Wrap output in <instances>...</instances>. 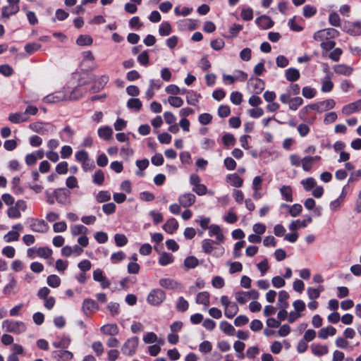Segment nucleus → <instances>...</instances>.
<instances>
[{"label":"nucleus","mask_w":361,"mask_h":361,"mask_svg":"<svg viewBox=\"0 0 361 361\" xmlns=\"http://www.w3.org/2000/svg\"><path fill=\"white\" fill-rule=\"evenodd\" d=\"M101 331L106 335L114 336L118 334L119 329L116 324H108L101 327Z\"/></svg>","instance_id":"nucleus-15"},{"label":"nucleus","mask_w":361,"mask_h":361,"mask_svg":"<svg viewBox=\"0 0 361 361\" xmlns=\"http://www.w3.org/2000/svg\"><path fill=\"white\" fill-rule=\"evenodd\" d=\"M82 310L87 314V311L95 312L98 310L99 306L94 300L87 298L85 299L82 302Z\"/></svg>","instance_id":"nucleus-16"},{"label":"nucleus","mask_w":361,"mask_h":361,"mask_svg":"<svg viewBox=\"0 0 361 361\" xmlns=\"http://www.w3.org/2000/svg\"><path fill=\"white\" fill-rule=\"evenodd\" d=\"M65 98V94L63 92H59L46 96L44 97L43 100L46 103H54L63 101Z\"/></svg>","instance_id":"nucleus-21"},{"label":"nucleus","mask_w":361,"mask_h":361,"mask_svg":"<svg viewBox=\"0 0 361 361\" xmlns=\"http://www.w3.org/2000/svg\"><path fill=\"white\" fill-rule=\"evenodd\" d=\"M165 293L161 289H154L148 295L147 302L154 306H158L165 300Z\"/></svg>","instance_id":"nucleus-4"},{"label":"nucleus","mask_w":361,"mask_h":361,"mask_svg":"<svg viewBox=\"0 0 361 361\" xmlns=\"http://www.w3.org/2000/svg\"><path fill=\"white\" fill-rule=\"evenodd\" d=\"M343 30L352 36L361 35V24L359 22H345Z\"/></svg>","instance_id":"nucleus-7"},{"label":"nucleus","mask_w":361,"mask_h":361,"mask_svg":"<svg viewBox=\"0 0 361 361\" xmlns=\"http://www.w3.org/2000/svg\"><path fill=\"white\" fill-rule=\"evenodd\" d=\"M310 111H315L318 113H321L322 110L320 109L319 102H317L314 104H311L305 106L300 111V117L301 118H304L305 116L309 113Z\"/></svg>","instance_id":"nucleus-19"},{"label":"nucleus","mask_w":361,"mask_h":361,"mask_svg":"<svg viewBox=\"0 0 361 361\" xmlns=\"http://www.w3.org/2000/svg\"><path fill=\"white\" fill-rule=\"evenodd\" d=\"M334 72L338 75L345 76L350 75L353 72V67L345 64H337L333 67Z\"/></svg>","instance_id":"nucleus-13"},{"label":"nucleus","mask_w":361,"mask_h":361,"mask_svg":"<svg viewBox=\"0 0 361 361\" xmlns=\"http://www.w3.org/2000/svg\"><path fill=\"white\" fill-rule=\"evenodd\" d=\"M301 184L303 185L305 190L310 191L311 189L314 188L316 182L313 178H307L306 179H303L301 181Z\"/></svg>","instance_id":"nucleus-56"},{"label":"nucleus","mask_w":361,"mask_h":361,"mask_svg":"<svg viewBox=\"0 0 361 361\" xmlns=\"http://www.w3.org/2000/svg\"><path fill=\"white\" fill-rule=\"evenodd\" d=\"M111 199V194L106 190H102L96 195V200L99 202H108Z\"/></svg>","instance_id":"nucleus-43"},{"label":"nucleus","mask_w":361,"mask_h":361,"mask_svg":"<svg viewBox=\"0 0 361 361\" xmlns=\"http://www.w3.org/2000/svg\"><path fill=\"white\" fill-rule=\"evenodd\" d=\"M159 285L164 288L170 290H178L182 288L180 283L169 278L161 279L159 280Z\"/></svg>","instance_id":"nucleus-9"},{"label":"nucleus","mask_w":361,"mask_h":361,"mask_svg":"<svg viewBox=\"0 0 361 361\" xmlns=\"http://www.w3.org/2000/svg\"><path fill=\"white\" fill-rule=\"evenodd\" d=\"M126 257V254L122 252L119 251L117 252H114L111 256V261L114 264H117L120 262H121L123 259Z\"/></svg>","instance_id":"nucleus-58"},{"label":"nucleus","mask_w":361,"mask_h":361,"mask_svg":"<svg viewBox=\"0 0 361 361\" xmlns=\"http://www.w3.org/2000/svg\"><path fill=\"white\" fill-rule=\"evenodd\" d=\"M259 293L255 289L250 291L237 292L235 293V298L237 302L240 304H245L250 299L256 300L259 298Z\"/></svg>","instance_id":"nucleus-6"},{"label":"nucleus","mask_w":361,"mask_h":361,"mask_svg":"<svg viewBox=\"0 0 361 361\" xmlns=\"http://www.w3.org/2000/svg\"><path fill=\"white\" fill-rule=\"evenodd\" d=\"M209 299L210 295L208 292L204 291L199 293L196 298V302L197 304H202L204 307H208L209 305Z\"/></svg>","instance_id":"nucleus-27"},{"label":"nucleus","mask_w":361,"mask_h":361,"mask_svg":"<svg viewBox=\"0 0 361 361\" xmlns=\"http://www.w3.org/2000/svg\"><path fill=\"white\" fill-rule=\"evenodd\" d=\"M317 94V90L309 86L304 87L302 90V94L307 99H312Z\"/></svg>","instance_id":"nucleus-44"},{"label":"nucleus","mask_w":361,"mask_h":361,"mask_svg":"<svg viewBox=\"0 0 361 361\" xmlns=\"http://www.w3.org/2000/svg\"><path fill=\"white\" fill-rule=\"evenodd\" d=\"M114 240L118 247H123L128 243V238L124 234L116 233Z\"/></svg>","instance_id":"nucleus-52"},{"label":"nucleus","mask_w":361,"mask_h":361,"mask_svg":"<svg viewBox=\"0 0 361 361\" xmlns=\"http://www.w3.org/2000/svg\"><path fill=\"white\" fill-rule=\"evenodd\" d=\"M47 283L52 288H57L61 284V279L55 274L50 275L47 277Z\"/></svg>","instance_id":"nucleus-49"},{"label":"nucleus","mask_w":361,"mask_h":361,"mask_svg":"<svg viewBox=\"0 0 361 361\" xmlns=\"http://www.w3.org/2000/svg\"><path fill=\"white\" fill-rule=\"evenodd\" d=\"M54 353L56 357H59L62 361L70 360L73 356V353L68 350H57Z\"/></svg>","instance_id":"nucleus-34"},{"label":"nucleus","mask_w":361,"mask_h":361,"mask_svg":"<svg viewBox=\"0 0 361 361\" xmlns=\"http://www.w3.org/2000/svg\"><path fill=\"white\" fill-rule=\"evenodd\" d=\"M98 135L101 138L109 140L112 137L113 130L109 126L102 127L98 129Z\"/></svg>","instance_id":"nucleus-33"},{"label":"nucleus","mask_w":361,"mask_h":361,"mask_svg":"<svg viewBox=\"0 0 361 361\" xmlns=\"http://www.w3.org/2000/svg\"><path fill=\"white\" fill-rule=\"evenodd\" d=\"M20 234L18 232L15 231H11L4 236L5 242L10 243L12 241H16L18 240Z\"/></svg>","instance_id":"nucleus-53"},{"label":"nucleus","mask_w":361,"mask_h":361,"mask_svg":"<svg viewBox=\"0 0 361 361\" xmlns=\"http://www.w3.org/2000/svg\"><path fill=\"white\" fill-rule=\"evenodd\" d=\"M252 84L255 87V92L257 94L260 93L264 88V82L259 78H255L252 81Z\"/></svg>","instance_id":"nucleus-64"},{"label":"nucleus","mask_w":361,"mask_h":361,"mask_svg":"<svg viewBox=\"0 0 361 361\" xmlns=\"http://www.w3.org/2000/svg\"><path fill=\"white\" fill-rule=\"evenodd\" d=\"M317 13V8L310 5H305L303 7V16L306 18H310Z\"/></svg>","instance_id":"nucleus-59"},{"label":"nucleus","mask_w":361,"mask_h":361,"mask_svg":"<svg viewBox=\"0 0 361 361\" xmlns=\"http://www.w3.org/2000/svg\"><path fill=\"white\" fill-rule=\"evenodd\" d=\"M143 341L145 343L149 344V343H159L161 345H163L164 343V341L162 338H158L156 334L154 332H149L147 333L144 337H143Z\"/></svg>","instance_id":"nucleus-26"},{"label":"nucleus","mask_w":361,"mask_h":361,"mask_svg":"<svg viewBox=\"0 0 361 361\" xmlns=\"http://www.w3.org/2000/svg\"><path fill=\"white\" fill-rule=\"evenodd\" d=\"M71 343V339L68 337H63L59 341H54L52 345L56 348H67Z\"/></svg>","instance_id":"nucleus-39"},{"label":"nucleus","mask_w":361,"mask_h":361,"mask_svg":"<svg viewBox=\"0 0 361 361\" xmlns=\"http://www.w3.org/2000/svg\"><path fill=\"white\" fill-rule=\"evenodd\" d=\"M184 265L188 269H193L198 265V259L193 256H190L184 260Z\"/></svg>","instance_id":"nucleus-47"},{"label":"nucleus","mask_w":361,"mask_h":361,"mask_svg":"<svg viewBox=\"0 0 361 361\" xmlns=\"http://www.w3.org/2000/svg\"><path fill=\"white\" fill-rule=\"evenodd\" d=\"M336 334V329L332 326L322 328L319 331V337L322 339H326L328 336H334Z\"/></svg>","instance_id":"nucleus-22"},{"label":"nucleus","mask_w":361,"mask_h":361,"mask_svg":"<svg viewBox=\"0 0 361 361\" xmlns=\"http://www.w3.org/2000/svg\"><path fill=\"white\" fill-rule=\"evenodd\" d=\"M178 228V223L173 218L169 219L163 226V229L169 233H173Z\"/></svg>","instance_id":"nucleus-25"},{"label":"nucleus","mask_w":361,"mask_h":361,"mask_svg":"<svg viewBox=\"0 0 361 361\" xmlns=\"http://www.w3.org/2000/svg\"><path fill=\"white\" fill-rule=\"evenodd\" d=\"M335 105L336 102L333 99H329L324 101L319 102V106L322 112L334 109Z\"/></svg>","instance_id":"nucleus-36"},{"label":"nucleus","mask_w":361,"mask_h":361,"mask_svg":"<svg viewBox=\"0 0 361 361\" xmlns=\"http://www.w3.org/2000/svg\"><path fill=\"white\" fill-rule=\"evenodd\" d=\"M279 191L284 200L289 202H292L293 201V190L290 185L281 186Z\"/></svg>","instance_id":"nucleus-17"},{"label":"nucleus","mask_w":361,"mask_h":361,"mask_svg":"<svg viewBox=\"0 0 361 361\" xmlns=\"http://www.w3.org/2000/svg\"><path fill=\"white\" fill-rule=\"evenodd\" d=\"M214 242L210 239H204L202 241V248L206 254H210L214 250L213 243Z\"/></svg>","instance_id":"nucleus-41"},{"label":"nucleus","mask_w":361,"mask_h":361,"mask_svg":"<svg viewBox=\"0 0 361 361\" xmlns=\"http://www.w3.org/2000/svg\"><path fill=\"white\" fill-rule=\"evenodd\" d=\"M200 95L193 91H188L186 93V101L190 105H195L199 100Z\"/></svg>","instance_id":"nucleus-40"},{"label":"nucleus","mask_w":361,"mask_h":361,"mask_svg":"<svg viewBox=\"0 0 361 361\" xmlns=\"http://www.w3.org/2000/svg\"><path fill=\"white\" fill-rule=\"evenodd\" d=\"M332 74L329 73L322 80V87L321 91L323 92H329L334 88V83L331 81Z\"/></svg>","instance_id":"nucleus-14"},{"label":"nucleus","mask_w":361,"mask_h":361,"mask_svg":"<svg viewBox=\"0 0 361 361\" xmlns=\"http://www.w3.org/2000/svg\"><path fill=\"white\" fill-rule=\"evenodd\" d=\"M127 106L129 109H134L139 111L142 107V102L137 98L130 99L127 102Z\"/></svg>","instance_id":"nucleus-51"},{"label":"nucleus","mask_w":361,"mask_h":361,"mask_svg":"<svg viewBox=\"0 0 361 361\" xmlns=\"http://www.w3.org/2000/svg\"><path fill=\"white\" fill-rule=\"evenodd\" d=\"M31 228L35 232L45 233L48 230V226L44 220H36L31 224Z\"/></svg>","instance_id":"nucleus-20"},{"label":"nucleus","mask_w":361,"mask_h":361,"mask_svg":"<svg viewBox=\"0 0 361 361\" xmlns=\"http://www.w3.org/2000/svg\"><path fill=\"white\" fill-rule=\"evenodd\" d=\"M227 178L229 180L230 184L234 187L239 188L243 185V180L236 174L228 175Z\"/></svg>","instance_id":"nucleus-37"},{"label":"nucleus","mask_w":361,"mask_h":361,"mask_svg":"<svg viewBox=\"0 0 361 361\" xmlns=\"http://www.w3.org/2000/svg\"><path fill=\"white\" fill-rule=\"evenodd\" d=\"M329 23L334 27H339L341 25V19L338 14L336 12H332L329 16Z\"/></svg>","instance_id":"nucleus-50"},{"label":"nucleus","mask_w":361,"mask_h":361,"mask_svg":"<svg viewBox=\"0 0 361 361\" xmlns=\"http://www.w3.org/2000/svg\"><path fill=\"white\" fill-rule=\"evenodd\" d=\"M8 121L13 123H20L28 121V116L20 112L11 114L8 116Z\"/></svg>","instance_id":"nucleus-23"},{"label":"nucleus","mask_w":361,"mask_h":361,"mask_svg":"<svg viewBox=\"0 0 361 361\" xmlns=\"http://www.w3.org/2000/svg\"><path fill=\"white\" fill-rule=\"evenodd\" d=\"M312 353L318 357L323 356L329 353V349L326 345H322L319 344H312L311 346Z\"/></svg>","instance_id":"nucleus-18"},{"label":"nucleus","mask_w":361,"mask_h":361,"mask_svg":"<svg viewBox=\"0 0 361 361\" xmlns=\"http://www.w3.org/2000/svg\"><path fill=\"white\" fill-rule=\"evenodd\" d=\"M286 77L288 81L295 82L300 78V72L294 68H288L286 71Z\"/></svg>","instance_id":"nucleus-28"},{"label":"nucleus","mask_w":361,"mask_h":361,"mask_svg":"<svg viewBox=\"0 0 361 361\" xmlns=\"http://www.w3.org/2000/svg\"><path fill=\"white\" fill-rule=\"evenodd\" d=\"M219 328L222 331L229 336L233 335L235 332L234 327L226 321H223L220 323Z\"/></svg>","instance_id":"nucleus-38"},{"label":"nucleus","mask_w":361,"mask_h":361,"mask_svg":"<svg viewBox=\"0 0 361 361\" xmlns=\"http://www.w3.org/2000/svg\"><path fill=\"white\" fill-rule=\"evenodd\" d=\"M29 128L32 131L42 135L52 134L55 131L54 126L49 123L35 122L30 123Z\"/></svg>","instance_id":"nucleus-2"},{"label":"nucleus","mask_w":361,"mask_h":361,"mask_svg":"<svg viewBox=\"0 0 361 361\" xmlns=\"http://www.w3.org/2000/svg\"><path fill=\"white\" fill-rule=\"evenodd\" d=\"M209 235L210 236H215L216 241L215 243L220 244L224 240V235L222 233L221 228L216 224H212L209 228Z\"/></svg>","instance_id":"nucleus-10"},{"label":"nucleus","mask_w":361,"mask_h":361,"mask_svg":"<svg viewBox=\"0 0 361 361\" xmlns=\"http://www.w3.org/2000/svg\"><path fill=\"white\" fill-rule=\"evenodd\" d=\"M168 102L171 106L176 108L180 107L183 104V100L179 97H169Z\"/></svg>","instance_id":"nucleus-55"},{"label":"nucleus","mask_w":361,"mask_h":361,"mask_svg":"<svg viewBox=\"0 0 361 361\" xmlns=\"http://www.w3.org/2000/svg\"><path fill=\"white\" fill-rule=\"evenodd\" d=\"M2 327L6 331L16 334H20L26 331L25 324L20 321L6 319L2 322Z\"/></svg>","instance_id":"nucleus-1"},{"label":"nucleus","mask_w":361,"mask_h":361,"mask_svg":"<svg viewBox=\"0 0 361 361\" xmlns=\"http://www.w3.org/2000/svg\"><path fill=\"white\" fill-rule=\"evenodd\" d=\"M76 43L79 46L90 45L92 43V38L89 35H80Z\"/></svg>","instance_id":"nucleus-45"},{"label":"nucleus","mask_w":361,"mask_h":361,"mask_svg":"<svg viewBox=\"0 0 361 361\" xmlns=\"http://www.w3.org/2000/svg\"><path fill=\"white\" fill-rule=\"evenodd\" d=\"M196 201V197L191 192H186L179 196L178 202L183 207H189Z\"/></svg>","instance_id":"nucleus-8"},{"label":"nucleus","mask_w":361,"mask_h":361,"mask_svg":"<svg viewBox=\"0 0 361 361\" xmlns=\"http://www.w3.org/2000/svg\"><path fill=\"white\" fill-rule=\"evenodd\" d=\"M289 298L288 293L285 290H281L279 293L278 305L280 309H287L288 302L287 301Z\"/></svg>","instance_id":"nucleus-24"},{"label":"nucleus","mask_w":361,"mask_h":361,"mask_svg":"<svg viewBox=\"0 0 361 361\" xmlns=\"http://www.w3.org/2000/svg\"><path fill=\"white\" fill-rule=\"evenodd\" d=\"M360 110H361V99L355 102L345 105L342 109V113L344 115L348 116L353 113L357 112Z\"/></svg>","instance_id":"nucleus-11"},{"label":"nucleus","mask_w":361,"mask_h":361,"mask_svg":"<svg viewBox=\"0 0 361 361\" xmlns=\"http://www.w3.org/2000/svg\"><path fill=\"white\" fill-rule=\"evenodd\" d=\"M312 164H313V162H312V159H311V157L307 156V157H305L304 158H302L301 165H302V170L304 171H311V169L312 168Z\"/></svg>","instance_id":"nucleus-48"},{"label":"nucleus","mask_w":361,"mask_h":361,"mask_svg":"<svg viewBox=\"0 0 361 361\" xmlns=\"http://www.w3.org/2000/svg\"><path fill=\"white\" fill-rule=\"evenodd\" d=\"M71 234L73 236H76V235H84V234H87V232H88V229H87V227H85L83 225L77 224V225L73 226L71 228Z\"/></svg>","instance_id":"nucleus-31"},{"label":"nucleus","mask_w":361,"mask_h":361,"mask_svg":"<svg viewBox=\"0 0 361 361\" xmlns=\"http://www.w3.org/2000/svg\"><path fill=\"white\" fill-rule=\"evenodd\" d=\"M171 32V25L168 22H164L161 24L159 33L161 36H168Z\"/></svg>","instance_id":"nucleus-46"},{"label":"nucleus","mask_w":361,"mask_h":361,"mask_svg":"<svg viewBox=\"0 0 361 361\" xmlns=\"http://www.w3.org/2000/svg\"><path fill=\"white\" fill-rule=\"evenodd\" d=\"M256 24L262 29H269L274 25V21L270 17L263 15L255 20Z\"/></svg>","instance_id":"nucleus-12"},{"label":"nucleus","mask_w":361,"mask_h":361,"mask_svg":"<svg viewBox=\"0 0 361 361\" xmlns=\"http://www.w3.org/2000/svg\"><path fill=\"white\" fill-rule=\"evenodd\" d=\"M173 257L168 252H163L159 258V264L161 266H166L173 262Z\"/></svg>","instance_id":"nucleus-32"},{"label":"nucleus","mask_w":361,"mask_h":361,"mask_svg":"<svg viewBox=\"0 0 361 361\" xmlns=\"http://www.w3.org/2000/svg\"><path fill=\"white\" fill-rule=\"evenodd\" d=\"M312 219L310 217L307 220H304L302 221H300V220H295L293 221L288 226L289 230L294 231L297 229H298L300 227H306L307 226L308 222H311Z\"/></svg>","instance_id":"nucleus-29"},{"label":"nucleus","mask_w":361,"mask_h":361,"mask_svg":"<svg viewBox=\"0 0 361 361\" xmlns=\"http://www.w3.org/2000/svg\"><path fill=\"white\" fill-rule=\"evenodd\" d=\"M302 207L300 204H295L290 207H288L289 214L295 217L300 214L302 212Z\"/></svg>","instance_id":"nucleus-61"},{"label":"nucleus","mask_w":361,"mask_h":361,"mask_svg":"<svg viewBox=\"0 0 361 361\" xmlns=\"http://www.w3.org/2000/svg\"><path fill=\"white\" fill-rule=\"evenodd\" d=\"M8 5L2 8V17L9 18L11 16L16 14L19 10L20 0H7Z\"/></svg>","instance_id":"nucleus-5"},{"label":"nucleus","mask_w":361,"mask_h":361,"mask_svg":"<svg viewBox=\"0 0 361 361\" xmlns=\"http://www.w3.org/2000/svg\"><path fill=\"white\" fill-rule=\"evenodd\" d=\"M188 302L186 300H185L183 297H180L178 298V302H177V305H176V308L178 311H180V312H185L188 310Z\"/></svg>","instance_id":"nucleus-63"},{"label":"nucleus","mask_w":361,"mask_h":361,"mask_svg":"<svg viewBox=\"0 0 361 361\" xmlns=\"http://www.w3.org/2000/svg\"><path fill=\"white\" fill-rule=\"evenodd\" d=\"M303 104V99L300 97L291 98L289 102V109L296 111Z\"/></svg>","instance_id":"nucleus-42"},{"label":"nucleus","mask_w":361,"mask_h":361,"mask_svg":"<svg viewBox=\"0 0 361 361\" xmlns=\"http://www.w3.org/2000/svg\"><path fill=\"white\" fill-rule=\"evenodd\" d=\"M109 81V76L107 75H103L100 76L95 82L96 88L97 90L103 89L105 85Z\"/></svg>","instance_id":"nucleus-54"},{"label":"nucleus","mask_w":361,"mask_h":361,"mask_svg":"<svg viewBox=\"0 0 361 361\" xmlns=\"http://www.w3.org/2000/svg\"><path fill=\"white\" fill-rule=\"evenodd\" d=\"M139 344V338L137 337H132L126 340L121 348V351L124 355L133 356Z\"/></svg>","instance_id":"nucleus-3"},{"label":"nucleus","mask_w":361,"mask_h":361,"mask_svg":"<svg viewBox=\"0 0 361 361\" xmlns=\"http://www.w3.org/2000/svg\"><path fill=\"white\" fill-rule=\"evenodd\" d=\"M104 181V174L102 171H97L93 176V182L97 185H102Z\"/></svg>","instance_id":"nucleus-60"},{"label":"nucleus","mask_w":361,"mask_h":361,"mask_svg":"<svg viewBox=\"0 0 361 361\" xmlns=\"http://www.w3.org/2000/svg\"><path fill=\"white\" fill-rule=\"evenodd\" d=\"M238 307L235 302H232L224 310V314L226 317L232 319L238 312Z\"/></svg>","instance_id":"nucleus-30"},{"label":"nucleus","mask_w":361,"mask_h":361,"mask_svg":"<svg viewBox=\"0 0 361 361\" xmlns=\"http://www.w3.org/2000/svg\"><path fill=\"white\" fill-rule=\"evenodd\" d=\"M17 282L15 279H11L10 282L4 287V293L6 295H11L15 293L13 288L16 286Z\"/></svg>","instance_id":"nucleus-62"},{"label":"nucleus","mask_w":361,"mask_h":361,"mask_svg":"<svg viewBox=\"0 0 361 361\" xmlns=\"http://www.w3.org/2000/svg\"><path fill=\"white\" fill-rule=\"evenodd\" d=\"M36 253L40 257L48 258L52 254V250L49 247H39L36 250Z\"/></svg>","instance_id":"nucleus-57"},{"label":"nucleus","mask_w":361,"mask_h":361,"mask_svg":"<svg viewBox=\"0 0 361 361\" xmlns=\"http://www.w3.org/2000/svg\"><path fill=\"white\" fill-rule=\"evenodd\" d=\"M54 195L59 204H64L66 203L68 194L62 189H56L54 190Z\"/></svg>","instance_id":"nucleus-35"}]
</instances>
